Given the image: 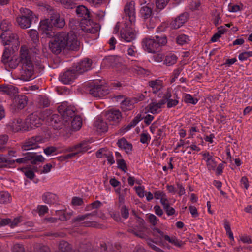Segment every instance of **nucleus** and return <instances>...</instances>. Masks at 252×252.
<instances>
[{
  "label": "nucleus",
  "mask_w": 252,
  "mask_h": 252,
  "mask_svg": "<svg viewBox=\"0 0 252 252\" xmlns=\"http://www.w3.org/2000/svg\"><path fill=\"white\" fill-rule=\"evenodd\" d=\"M21 16L18 17L16 21L19 26L23 29H27L31 26L33 14L30 9L22 8L20 9Z\"/></svg>",
  "instance_id": "7"
},
{
  "label": "nucleus",
  "mask_w": 252,
  "mask_h": 252,
  "mask_svg": "<svg viewBox=\"0 0 252 252\" xmlns=\"http://www.w3.org/2000/svg\"><path fill=\"white\" fill-rule=\"evenodd\" d=\"M140 13L141 17L145 20H148L151 17L152 8L148 6H144L141 8Z\"/></svg>",
  "instance_id": "32"
},
{
  "label": "nucleus",
  "mask_w": 252,
  "mask_h": 252,
  "mask_svg": "<svg viewBox=\"0 0 252 252\" xmlns=\"http://www.w3.org/2000/svg\"><path fill=\"white\" fill-rule=\"evenodd\" d=\"M117 144L120 148L124 150L127 154L130 153L132 151V145L128 143L125 138H122L118 140Z\"/></svg>",
  "instance_id": "29"
},
{
  "label": "nucleus",
  "mask_w": 252,
  "mask_h": 252,
  "mask_svg": "<svg viewBox=\"0 0 252 252\" xmlns=\"http://www.w3.org/2000/svg\"><path fill=\"white\" fill-rule=\"evenodd\" d=\"M22 221L21 217H18L14 218L13 220H11L10 227H14L16 226Z\"/></svg>",
  "instance_id": "60"
},
{
  "label": "nucleus",
  "mask_w": 252,
  "mask_h": 252,
  "mask_svg": "<svg viewBox=\"0 0 252 252\" xmlns=\"http://www.w3.org/2000/svg\"><path fill=\"white\" fill-rule=\"evenodd\" d=\"M109 152L105 148H101L97 151L96 156L97 158H105Z\"/></svg>",
  "instance_id": "47"
},
{
  "label": "nucleus",
  "mask_w": 252,
  "mask_h": 252,
  "mask_svg": "<svg viewBox=\"0 0 252 252\" xmlns=\"http://www.w3.org/2000/svg\"><path fill=\"white\" fill-rule=\"evenodd\" d=\"M28 32L30 37L34 42H36L38 40V33L36 30H30Z\"/></svg>",
  "instance_id": "40"
},
{
  "label": "nucleus",
  "mask_w": 252,
  "mask_h": 252,
  "mask_svg": "<svg viewBox=\"0 0 252 252\" xmlns=\"http://www.w3.org/2000/svg\"><path fill=\"white\" fill-rule=\"evenodd\" d=\"M151 139V136L147 132H143L140 135V142L143 144H148Z\"/></svg>",
  "instance_id": "45"
},
{
  "label": "nucleus",
  "mask_w": 252,
  "mask_h": 252,
  "mask_svg": "<svg viewBox=\"0 0 252 252\" xmlns=\"http://www.w3.org/2000/svg\"><path fill=\"white\" fill-rule=\"evenodd\" d=\"M147 217L149 219L150 222L153 225H156L158 224L159 220L157 217L152 214H147Z\"/></svg>",
  "instance_id": "51"
},
{
  "label": "nucleus",
  "mask_w": 252,
  "mask_h": 252,
  "mask_svg": "<svg viewBox=\"0 0 252 252\" xmlns=\"http://www.w3.org/2000/svg\"><path fill=\"white\" fill-rule=\"evenodd\" d=\"M181 69L180 68H177L174 70L171 79V83L174 82L176 80V79L178 77L179 74L181 73Z\"/></svg>",
  "instance_id": "59"
},
{
  "label": "nucleus",
  "mask_w": 252,
  "mask_h": 252,
  "mask_svg": "<svg viewBox=\"0 0 252 252\" xmlns=\"http://www.w3.org/2000/svg\"><path fill=\"white\" fill-rule=\"evenodd\" d=\"M190 41L189 37L185 34H181L176 38V42L179 45L187 44Z\"/></svg>",
  "instance_id": "35"
},
{
  "label": "nucleus",
  "mask_w": 252,
  "mask_h": 252,
  "mask_svg": "<svg viewBox=\"0 0 252 252\" xmlns=\"http://www.w3.org/2000/svg\"><path fill=\"white\" fill-rule=\"evenodd\" d=\"M169 0H157V7L160 10L163 9L167 4Z\"/></svg>",
  "instance_id": "48"
},
{
  "label": "nucleus",
  "mask_w": 252,
  "mask_h": 252,
  "mask_svg": "<svg viewBox=\"0 0 252 252\" xmlns=\"http://www.w3.org/2000/svg\"><path fill=\"white\" fill-rule=\"evenodd\" d=\"M189 209L192 217L196 218L199 216V213L195 206H190Z\"/></svg>",
  "instance_id": "57"
},
{
  "label": "nucleus",
  "mask_w": 252,
  "mask_h": 252,
  "mask_svg": "<svg viewBox=\"0 0 252 252\" xmlns=\"http://www.w3.org/2000/svg\"><path fill=\"white\" fill-rule=\"evenodd\" d=\"M43 201L47 204H54L58 200L57 196L53 193L46 192L42 197Z\"/></svg>",
  "instance_id": "30"
},
{
  "label": "nucleus",
  "mask_w": 252,
  "mask_h": 252,
  "mask_svg": "<svg viewBox=\"0 0 252 252\" xmlns=\"http://www.w3.org/2000/svg\"><path fill=\"white\" fill-rule=\"evenodd\" d=\"M131 27H132L131 24L126 23L125 27L121 31L120 38L121 40L130 42L135 39L138 31L135 28V23H134V26H132V28H131Z\"/></svg>",
  "instance_id": "8"
},
{
  "label": "nucleus",
  "mask_w": 252,
  "mask_h": 252,
  "mask_svg": "<svg viewBox=\"0 0 252 252\" xmlns=\"http://www.w3.org/2000/svg\"><path fill=\"white\" fill-rule=\"evenodd\" d=\"M184 101L186 103L195 104L198 102V99L194 98L190 94H186L184 95Z\"/></svg>",
  "instance_id": "39"
},
{
  "label": "nucleus",
  "mask_w": 252,
  "mask_h": 252,
  "mask_svg": "<svg viewBox=\"0 0 252 252\" xmlns=\"http://www.w3.org/2000/svg\"><path fill=\"white\" fill-rule=\"evenodd\" d=\"M167 43V39L165 36H155L144 38L142 42L144 50L148 53H155L158 51L160 47Z\"/></svg>",
  "instance_id": "6"
},
{
  "label": "nucleus",
  "mask_w": 252,
  "mask_h": 252,
  "mask_svg": "<svg viewBox=\"0 0 252 252\" xmlns=\"http://www.w3.org/2000/svg\"><path fill=\"white\" fill-rule=\"evenodd\" d=\"M153 232L155 235H157L160 238H164L165 240L178 247H181L185 244L184 242L179 240L175 236L170 237L168 235H164V233L158 228H154Z\"/></svg>",
  "instance_id": "11"
},
{
  "label": "nucleus",
  "mask_w": 252,
  "mask_h": 252,
  "mask_svg": "<svg viewBox=\"0 0 252 252\" xmlns=\"http://www.w3.org/2000/svg\"><path fill=\"white\" fill-rule=\"evenodd\" d=\"M58 111L61 114L63 123L65 125L71 123V126L74 130H78L82 126V119L79 116H75L74 111L67 106L66 103H63L58 107Z\"/></svg>",
  "instance_id": "3"
},
{
  "label": "nucleus",
  "mask_w": 252,
  "mask_h": 252,
  "mask_svg": "<svg viewBox=\"0 0 252 252\" xmlns=\"http://www.w3.org/2000/svg\"><path fill=\"white\" fill-rule=\"evenodd\" d=\"M110 92V90L106 85H95L92 87L89 91L90 94L93 96L102 98L105 97Z\"/></svg>",
  "instance_id": "10"
},
{
  "label": "nucleus",
  "mask_w": 252,
  "mask_h": 252,
  "mask_svg": "<svg viewBox=\"0 0 252 252\" xmlns=\"http://www.w3.org/2000/svg\"><path fill=\"white\" fill-rule=\"evenodd\" d=\"M11 197L7 192H0V203L4 204L9 203L11 201Z\"/></svg>",
  "instance_id": "34"
},
{
  "label": "nucleus",
  "mask_w": 252,
  "mask_h": 252,
  "mask_svg": "<svg viewBox=\"0 0 252 252\" xmlns=\"http://www.w3.org/2000/svg\"><path fill=\"white\" fill-rule=\"evenodd\" d=\"M76 12L78 17L83 18L80 22L81 30L88 34H92V35L91 37L93 39H97L98 37V27L90 26V21L89 18L90 13L89 10L85 6L80 5L77 7Z\"/></svg>",
  "instance_id": "4"
},
{
  "label": "nucleus",
  "mask_w": 252,
  "mask_h": 252,
  "mask_svg": "<svg viewBox=\"0 0 252 252\" xmlns=\"http://www.w3.org/2000/svg\"><path fill=\"white\" fill-rule=\"evenodd\" d=\"M94 127L96 130L100 133L107 131L108 128L107 123L99 117L96 119L94 123Z\"/></svg>",
  "instance_id": "24"
},
{
  "label": "nucleus",
  "mask_w": 252,
  "mask_h": 252,
  "mask_svg": "<svg viewBox=\"0 0 252 252\" xmlns=\"http://www.w3.org/2000/svg\"><path fill=\"white\" fill-rule=\"evenodd\" d=\"M21 170L24 173L25 175L31 179H33L34 177V173L32 170L29 168H22Z\"/></svg>",
  "instance_id": "46"
},
{
  "label": "nucleus",
  "mask_w": 252,
  "mask_h": 252,
  "mask_svg": "<svg viewBox=\"0 0 252 252\" xmlns=\"http://www.w3.org/2000/svg\"><path fill=\"white\" fill-rule=\"evenodd\" d=\"M57 148L54 146L47 147L44 149V153L47 156L56 154Z\"/></svg>",
  "instance_id": "41"
},
{
  "label": "nucleus",
  "mask_w": 252,
  "mask_h": 252,
  "mask_svg": "<svg viewBox=\"0 0 252 252\" xmlns=\"http://www.w3.org/2000/svg\"><path fill=\"white\" fill-rule=\"evenodd\" d=\"M163 209L165 211L167 215L169 216L174 215L176 213L175 209L173 207H170L169 205Z\"/></svg>",
  "instance_id": "61"
},
{
  "label": "nucleus",
  "mask_w": 252,
  "mask_h": 252,
  "mask_svg": "<svg viewBox=\"0 0 252 252\" xmlns=\"http://www.w3.org/2000/svg\"><path fill=\"white\" fill-rule=\"evenodd\" d=\"M242 4L238 5L230 3L228 5V9L230 12H237L242 10Z\"/></svg>",
  "instance_id": "37"
},
{
  "label": "nucleus",
  "mask_w": 252,
  "mask_h": 252,
  "mask_svg": "<svg viewBox=\"0 0 252 252\" xmlns=\"http://www.w3.org/2000/svg\"><path fill=\"white\" fill-rule=\"evenodd\" d=\"M179 97L176 95L174 99L169 98L166 101L167 103V107L171 108L176 106L179 103Z\"/></svg>",
  "instance_id": "38"
},
{
  "label": "nucleus",
  "mask_w": 252,
  "mask_h": 252,
  "mask_svg": "<svg viewBox=\"0 0 252 252\" xmlns=\"http://www.w3.org/2000/svg\"><path fill=\"white\" fill-rule=\"evenodd\" d=\"M17 92V89L12 85H4L0 86V93L10 95Z\"/></svg>",
  "instance_id": "31"
},
{
  "label": "nucleus",
  "mask_w": 252,
  "mask_h": 252,
  "mask_svg": "<svg viewBox=\"0 0 252 252\" xmlns=\"http://www.w3.org/2000/svg\"><path fill=\"white\" fill-rule=\"evenodd\" d=\"M106 117L110 122L118 123L121 119V114L119 110L111 109L106 112Z\"/></svg>",
  "instance_id": "20"
},
{
  "label": "nucleus",
  "mask_w": 252,
  "mask_h": 252,
  "mask_svg": "<svg viewBox=\"0 0 252 252\" xmlns=\"http://www.w3.org/2000/svg\"><path fill=\"white\" fill-rule=\"evenodd\" d=\"M154 198L157 200H160L164 196L166 195L163 191L158 190L154 192Z\"/></svg>",
  "instance_id": "63"
},
{
  "label": "nucleus",
  "mask_w": 252,
  "mask_h": 252,
  "mask_svg": "<svg viewBox=\"0 0 252 252\" xmlns=\"http://www.w3.org/2000/svg\"><path fill=\"white\" fill-rule=\"evenodd\" d=\"M0 28L3 32L0 36L3 44L7 45L11 44L14 46L13 50H17L19 42L18 40L17 35L11 31L12 28L11 23L8 20H3L1 23Z\"/></svg>",
  "instance_id": "5"
},
{
  "label": "nucleus",
  "mask_w": 252,
  "mask_h": 252,
  "mask_svg": "<svg viewBox=\"0 0 252 252\" xmlns=\"http://www.w3.org/2000/svg\"><path fill=\"white\" fill-rule=\"evenodd\" d=\"M177 59V58L175 55L169 54L166 56L164 63L167 66H171L176 63Z\"/></svg>",
  "instance_id": "33"
},
{
  "label": "nucleus",
  "mask_w": 252,
  "mask_h": 252,
  "mask_svg": "<svg viewBox=\"0 0 252 252\" xmlns=\"http://www.w3.org/2000/svg\"><path fill=\"white\" fill-rule=\"evenodd\" d=\"M37 210L39 215L42 216L48 212V208L46 205H39Z\"/></svg>",
  "instance_id": "55"
},
{
  "label": "nucleus",
  "mask_w": 252,
  "mask_h": 252,
  "mask_svg": "<svg viewBox=\"0 0 252 252\" xmlns=\"http://www.w3.org/2000/svg\"><path fill=\"white\" fill-rule=\"evenodd\" d=\"M115 99L117 102L121 103V107L124 111L131 110L133 108V103L128 98L123 99V96L121 95L117 96Z\"/></svg>",
  "instance_id": "22"
},
{
  "label": "nucleus",
  "mask_w": 252,
  "mask_h": 252,
  "mask_svg": "<svg viewBox=\"0 0 252 252\" xmlns=\"http://www.w3.org/2000/svg\"><path fill=\"white\" fill-rule=\"evenodd\" d=\"M52 168V165L48 163L45 164L43 167V169L41 171L40 173L41 174H46L49 173Z\"/></svg>",
  "instance_id": "62"
},
{
  "label": "nucleus",
  "mask_w": 252,
  "mask_h": 252,
  "mask_svg": "<svg viewBox=\"0 0 252 252\" xmlns=\"http://www.w3.org/2000/svg\"><path fill=\"white\" fill-rule=\"evenodd\" d=\"M133 71L139 75H144L146 74V71L143 68L138 66H135L133 68Z\"/></svg>",
  "instance_id": "58"
},
{
  "label": "nucleus",
  "mask_w": 252,
  "mask_h": 252,
  "mask_svg": "<svg viewBox=\"0 0 252 252\" xmlns=\"http://www.w3.org/2000/svg\"><path fill=\"white\" fill-rule=\"evenodd\" d=\"M127 54L130 56L136 57L138 55V53L135 46L133 45L130 46L127 49Z\"/></svg>",
  "instance_id": "49"
},
{
  "label": "nucleus",
  "mask_w": 252,
  "mask_h": 252,
  "mask_svg": "<svg viewBox=\"0 0 252 252\" xmlns=\"http://www.w3.org/2000/svg\"><path fill=\"white\" fill-rule=\"evenodd\" d=\"M240 184L242 188L247 190L249 187L248 179L246 177H242L240 180Z\"/></svg>",
  "instance_id": "54"
},
{
  "label": "nucleus",
  "mask_w": 252,
  "mask_h": 252,
  "mask_svg": "<svg viewBox=\"0 0 252 252\" xmlns=\"http://www.w3.org/2000/svg\"><path fill=\"white\" fill-rule=\"evenodd\" d=\"M11 52L5 48L2 55V61L6 65L14 69L20 63L21 70L19 78L24 81H28L34 78V68L32 53L26 46H22L20 50V56H13L9 60Z\"/></svg>",
  "instance_id": "1"
},
{
  "label": "nucleus",
  "mask_w": 252,
  "mask_h": 252,
  "mask_svg": "<svg viewBox=\"0 0 252 252\" xmlns=\"http://www.w3.org/2000/svg\"><path fill=\"white\" fill-rule=\"evenodd\" d=\"M45 141V139L41 136L32 137L25 142L22 148L24 151L36 149L39 147L40 144L43 143Z\"/></svg>",
  "instance_id": "9"
},
{
  "label": "nucleus",
  "mask_w": 252,
  "mask_h": 252,
  "mask_svg": "<svg viewBox=\"0 0 252 252\" xmlns=\"http://www.w3.org/2000/svg\"><path fill=\"white\" fill-rule=\"evenodd\" d=\"M78 76L75 69L72 67L71 69L61 73L59 76V80L64 84H69L73 82Z\"/></svg>",
  "instance_id": "15"
},
{
  "label": "nucleus",
  "mask_w": 252,
  "mask_h": 252,
  "mask_svg": "<svg viewBox=\"0 0 252 252\" xmlns=\"http://www.w3.org/2000/svg\"><path fill=\"white\" fill-rule=\"evenodd\" d=\"M9 125L12 130L14 132L27 129L25 122H24L21 119L14 120L11 123H10Z\"/></svg>",
  "instance_id": "21"
},
{
  "label": "nucleus",
  "mask_w": 252,
  "mask_h": 252,
  "mask_svg": "<svg viewBox=\"0 0 252 252\" xmlns=\"http://www.w3.org/2000/svg\"><path fill=\"white\" fill-rule=\"evenodd\" d=\"M165 104V100L160 99L158 101L152 100L146 108L148 112L157 114L161 111L162 107Z\"/></svg>",
  "instance_id": "16"
},
{
  "label": "nucleus",
  "mask_w": 252,
  "mask_h": 252,
  "mask_svg": "<svg viewBox=\"0 0 252 252\" xmlns=\"http://www.w3.org/2000/svg\"><path fill=\"white\" fill-rule=\"evenodd\" d=\"M224 227L225 229L226 234L229 236V238L232 241H234L233 234L231 230L230 226L228 222L225 221L224 222Z\"/></svg>",
  "instance_id": "43"
},
{
  "label": "nucleus",
  "mask_w": 252,
  "mask_h": 252,
  "mask_svg": "<svg viewBox=\"0 0 252 252\" xmlns=\"http://www.w3.org/2000/svg\"><path fill=\"white\" fill-rule=\"evenodd\" d=\"M91 148L88 141H83L74 146L69 147L65 149V152H73L76 155L82 154Z\"/></svg>",
  "instance_id": "14"
},
{
  "label": "nucleus",
  "mask_w": 252,
  "mask_h": 252,
  "mask_svg": "<svg viewBox=\"0 0 252 252\" xmlns=\"http://www.w3.org/2000/svg\"><path fill=\"white\" fill-rule=\"evenodd\" d=\"M14 103L18 109H22L27 104V97L24 95H19L15 97L14 99Z\"/></svg>",
  "instance_id": "27"
},
{
  "label": "nucleus",
  "mask_w": 252,
  "mask_h": 252,
  "mask_svg": "<svg viewBox=\"0 0 252 252\" xmlns=\"http://www.w3.org/2000/svg\"><path fill=\"white\" fill-rule=\"evenodd\" d=\"M135 189L137 194L139 197L143 198L145 196V188L143 186L135 187Z\"/></svg>",
  "instance_id": "50"
},
{
  "label": "nucleus",
  "mask_w": 252,
  "mask_h": 252,
  "mask_svg": "<svg viewBox=\"0 0 252 252\" xmlns=\"http://www.w3.org/2000/svg\"><path fill=\"white\" fill-rule=\"evenodd\" d=\"M121 215L125 219H127L129 216V210L124 205L121 209Z\"/></svg>",
  "instance_id": "56"
},
{
  "label": "nucleus",
  "mask_w": 252,
  "mask_h": 252,
  "mask_svg": "<svg viewBox=\"0 0 252 252\" xmlns=\"http://www.w3.org/2000/svg\"><path fill=\"white\" fill-rule=\"evenodd\" d=\"M12 252H25L23 246L22 244H15L14 245L12 249Z\"/></svg>",
  "instance_id": "53"
},
{
  "label": "nucleus",
  "mask_w": 252,
  "mask_h": 252,
  "mask_svg": "<svg viewBox=\"0 0 252 252\" xmlns=\"http://www.w3.org/2000/svg\"><path fill=\"white\" fill-rule=\"evenodd\" d=\"M149 85L152 88V91L153 93H158V95H160V92L163 87L161 81L159 80L151 81L149 82Z\"/></svg>",
  "instance_id": "25"
},
{
  "label": "nucleus",
  "mask_w": 252,
  "mask_h": 252,
  "mask_svg": "<svg viewBox=\"0 0 252 252\" xmlns=\"http://www.w3.org/2000/svg\"><path fill=\"white\" fill-rule=\"evenodd\" d=\"M160 203L163 206V208L167 207L169 205V200L167 198L166 195L164 196L160 200Z\"/></svg>",
  "instance_id": "64"
},
{
  "label": "nucleus",
  "mask_w": 252,
  "mask_h": 252,
  "mask_svg": "<svg viewBox=\"0 0 252 252\" xmlns=\"http://www.w3.org/2000/svg\"><path fill=\"white\" fill-rule=\"evenodd\" d=\"M8 139V137L6 135L0 136V151L4 149V145L6 144Z\"/></svg>",
  "instance_id": "52"
},
{
  "label": "nucleus",
  "mask_w": 252,
  "mask_h": 252,
  "mask_svg": "<svg viewBox=\"0 0 252 252\" xmlns=\"http://www.w3.org/2000/svg\"><path fill=\"white\" fill-rule=\"evenodd\" d=\"M250 57H252V51H245L240 53L238 56V59L241 61H245Z\"/></svg>",
  "instance_id": "44"
},
{
  "label": "nucleus",
  "mask_w": 252,
  "mask_h": 252,
  "mask_svg": "<svg viewBox=\"0 0 252 252\" xmlns=\"http://www.w3.org/2000/svg\"><path fill=\"white\" fill-rule=\"evenodd\" d=\"M203 157L205 159L208 169L210 170H214L217 166V163L213 157L209 153H204Z\"/></svg>",
  "instance_id": "26"
},
{
  "label": "nucleus",
  "mask_w": 252,
  "mask_h": 252,
  "mask_svg": "<svg viewBox=\"0 0 252 252\" xmlns=\"http://www.w3.org/2000/svg\"><path fill=\"white\" fill-rule=\"evenodd\" d=\"M28 160H30L32 164H37L39 162H42L45 160V158L41 155H37L36 153H28Z\"/></svg>",
  "instance_id": "28"
},
{
  "label": "nucleus",
  "mask_w": 252,
  "mask_h": 252,
  "mask_svg": "<svg viewBox=\"0 0 252 252\" xmlns=\"http://www.w3.org/2000/svg\"><path fill=\"white\" fill-rule=\"evenodd\" d=\"M42 120L39 118L36 114L29 115L26 119L25 124L28 128H34L38 127L41 125Z\"/></svg>",
  "instance_id": "17"
},
{
  "label": "nucleus",
  "mask_w": 252,
  "mask_h": 252,
  "mask_svg": "<svg viewBox=\"0 0 252 252\" xmlns=\"http://www.w3.org/2000/svg\"><path fill=\"white\" fill-rule=\"evenodd\" d=\"M188 14L184 13L179 15L177 18L172 20L170 23V27L173 29H177L182 26L187 21Z\"/></svg>",
  "instance_id": "19"
},
{
  "label": "nucleus",
  "mask_w": 252,
  "mask_h": 252,
  "mask_svg": "<svg viewBox=\"0 0 252 252\" xmlns=\"http://www.w3.org/2000/svg\"><path fill=\"white\" fill-rule=\"evenodd\" d=\"M49 42L48 46L51 52L54 54L60 53L62 50H77L80 42L73 31L69 32H60L53 36Z\"/></svg>",
  "instance_id": "2"
},
{
  "label": "nucleus",
  "mask_w": 252,
  "mask_h": 252,
  "mask_svg": "<svg viewBox=\"0 0 252 252\" xmlns=\"http://www.w3.org/2000/svg\"><path fill=\"white\" fill-rule=\"evenodd\" d=\"M53 26L49 19H46L40 21L39 31L47 37L51 38L54 35L53 31Z\"/></svg>",
  "instance_id": "12"
},
{
  "label": "nucleus",
  "mask_w": 252,
  "mask_h": 252,
  "mask_svg": "<svg viewBox=\"0 0 252 252\" xmlns=\"http://www.w3.org/2000/svg\"><path fill=\"white\" fill-rule=\"evenodd\" d=\"M92 61L89 59H85L80 62L77 63L73 66L77 74L79 75L91 68Z\"/></svg>",
  "instance_id": "13"
},
{
  "label": "nucleus",
  "mask_w": 252,
  "mask_h": 252,
  "mask_svg": "<svg viewBox=\"0 0 252 252\" xmlns=\"http://www.w3.org/2000/svg\"><path fill=\"white\" fill-rule=\"evenodd\" d=\"M53 27L63 28L65 25V21L63 18L61 17L58 13H54L49 19Z\"/></svg>",
  "instance_id": "23"
},
{
  "label": "nucleus",
  "mask_w": 252,
  "mask_h": 252,
  "mask_svg": "<svg viewBox=\"0 0 252 252\" xmlns=\"http://www.w3.org/2000/svg\"><path fill=\"white\" fill-rule=\"evenodd\" d=\"M116 161L118 167L125 172H126L127 170V166L125 160L123 159H117Z\"/></svg>",
  "instance_id": "42"
},
{
  "label": "nucleus",
  "mask_w": 252,
  "mask_h": 252,
  "mask_svg": "<svg viewBox=\"0 0 252 252\" xmlns=\"http://www.w3.org/2000/svg\"><path fill=\"white\" fill-rule=\"evenodd\" d=\"M125 12L127 16L128 17V21L126 23L131 24V26H134V23L135 21V11L134 7V3L131 1L127 3L124 9ZM132 28V27H131Z\"/></svg>",
  "instance_id": "18"
},
{
  "label": "nucleus",
  "mask_w": 252,
  "mask_h": 252,
  "mask_svg": "<svg viewBox=\"0 0 252 252\" xmlns=\"http://www.w3.org/2000/svg\"><path fill=\"white\" fill-rule=\"evenodd\" d=\"M145 228L144 227H141L139 230L136 229H130L129 231L133 233L135 236L139 237L141 238H144L146 237L145 233Z\"/></svg>",
  "instance_id": "36"
}]
</instances>
